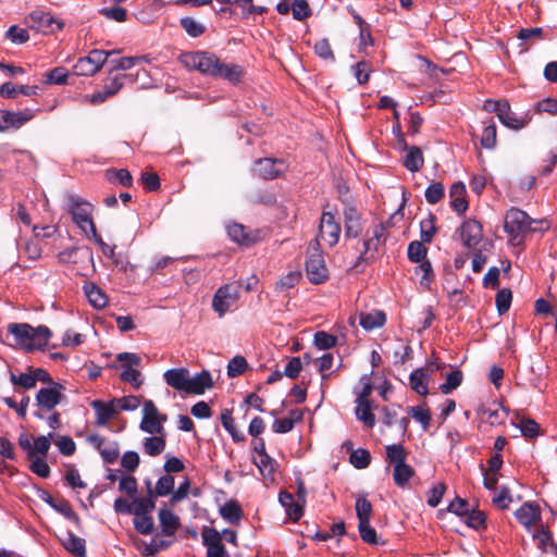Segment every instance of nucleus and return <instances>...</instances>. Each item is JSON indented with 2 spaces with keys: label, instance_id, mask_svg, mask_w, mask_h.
Segmentation results:
<instances>
[{
  "label": "nucleus",
  "instance_id": "e2e57ef3",
  "mask_svg": "<svg viewBox=\"0 0 557 557\" xmlns=\"http://www.w3.org/2000/svg\"><path fill=\"white\" fill-rule=\"evenodd\" d=\"M410 412H411L412 418L422 425L424 431H426L429 429L430 422H431L430 411L422 406H417V407H412L410 409Z\"/></svg>",
  "mask_w": 557,
  "mask_h": 557
},
{
  "label": "nucleus",
  "instance_id": "79ce46f5",
  "mask_svg": "<svg viewBox=\"0 0 557 557\" xmlns=\"http://www.w3.org/2000/svg\"><path fill=\"white\" fill-rule=\"evenodd\" d=\"M255 463L263 476H271L275 471L276 462L268 454L255 457Z\"/></svg>",
  "mask_w": 557,
  "mask_h": 557
},
{
  "label": "nucleus",
  "instance_id": "e433bc0d",
  "mask_svg": "<svg viewBox=\"0 0 557 557\" xmlns=\"http://www.w3.org/2000/svg\"><path fill=\"white\" fill-rule=\"evenodd\" d=\"M503 109L500 110V114H498L499 121L513 129L522 128L525 125V122L521 119H518L513 112L510 110L509 103H503Z\"/></svg>",
  "mask_w": 557,
  "mask_h": 557
},
{
  "label": "nucleus",
  "instance_id": "052dcab7",
  "mask_svg": "<svg viewBox=\"0 0 557 557\" xmlns=\"http://www.w3.org/2000/svg\"><path fill=\"white\" fill-rule=\"evenodd\" d=\"M481 145L485 149H492L496 145V125L495 123H491L485 125L482 137Z\"/></svg>",
  "mask_w": 557,
  "mask_h": 557
},
{
  "label": "nucleus",
  "instance_id": "680f3d73",
  "mask_svg": "<svg viewBox=\"0 0 557 557\" xmlns=\"http://www.w3.org/2000/svg\"><path fill=\"white\" fill-rule=\"evenodd\" d=\"M371 460L370 453L366 449H356L350 454V462L357 469H364L369 466Z\"/></svg>",
  "mask_w": 557,
  "mask_h": 557
},
{
  "label": "nucleus",
  "instance_id": "bb28decb",
  "mask_svg": "<svg viewBox=\"0 0 557 557\" xmlns=\"http://www.w3.org/2000/svg\"><path fill=\"white\" fill-rule=\"evenodd\" d=\"M406 150V154L403 160L404 166L410 172L419 171L424 164V158L422 150L419 147L411 146L403 148Z\"/></svg>",
  "mask_w": 557,
  "mask_h": 557
},
{
  "label": "nucleus",
  "instance_id": "f8f14e48",
  "mask_svg": "<svg viewBox=\"0 0 557 557\" xmlns=\"http://www.w3.org/2000/svg\"><path fill=\"white\" fill-rule=\"evenodd\" d=\"M116 359L124 362L122 366L123 371L121 373V379L131 383L135 388H139L143 380L140 377V372L134 367L139 366L141 361L140 357L133 352H121L117 355Z\"/></svg>",
  "mask_w": 557,
  "mask_h": 557
},
{
  "label": "nucleus",
  "instance_id": "49530a36",
  "mask_svg": "<svg viewBox=\"0 0 557 557\" xmlns=\"http://www.w3.org/2000/svg\"><path fill=\"white\" fill-rule=\"evenodd\" d=\"M117 413L121 410L124 411H134L140 406V399L137 396H124L121 398L113 399Z\"/></svg>",
  "mask_w": 557,
  "mask_h": 557
},
{
  "label": "nucleus",
  "instance_id": "5fc2aeb1",
  "mask_svg": "<svg viewBox=\"0 0 557 557\" xmlns=\"http://www.w3.org/2000/svg\"><path fill=\"white\" fill-rule=\"evenodd\" d=\"M314 345L317 348L325 350L334 347L336 345V337L324 332L319 331L314 334Z\"/></svg>",
  "mask_w": 557,
  "mask_h": 557
},
{
  "label": "nucleus",
  "instance_id": "864d4df0",
  "mask_svg": "<svg viewBox=\"0 0 557 557\" xmlns=\"http://www.w3.org/2000/svg\"><path fill=\"white\" fill-rule=\"evenodd\" d=\"M420 230H421V240L423 243H430L436 232L435 228V219L433 215H430L429 218L424 219L420 223Z\"/></svg>",
  "mask_w": 557,
  "mask_h": 557
},
{
  "label": "nucleus",
  "instance_id": "ea45409f",
  "mask_svg": "<svg viewBox=\"0 0 557 557\" xmlns=\"http://www.w3.org/2000/svg\"><path fill=\"white\" fill-rule=\"evenodd\" d=\"M386 450V460L393 466L401 465L406 462L407 454L405 448L400 444L387 445L385 447Z\"/></svg>",
  "mask_w": 557,
  "mask_h": 557
},
{
  "label": "nucleus",
  "instance_id": "0eeeda50",
  "mask_svg": "<svg viewBox=\"0 0 557 557\" xmlns=\"http://www.w3.org/2000/svg\"><path fill=\"white\" fill-rule=\"evenodd\" d=\"M62 386L55 384L51 387L40 388L36 395L37 410L34 416L38 419H45L46 414L53 411V409L62 401L64 395L61 393Z\"/></svg>",
  "mask_w": 557,
  "mask_h": 557
},
{
  "label": "nucleus",
  "instance_id": "5701e85b",
  "mask_svg": "<svg viewBox=\"0 0 557 557\" xmlns=\"http://www.w3.org/2000/svg\"><path fill=\"white\" fill-rule=\"evenodd\" d=\"M35 117V111L33 109H24L20 111L5 110V132L10 129H18L27 122Z\"/></svg>",
  "mask_w": 557,
  "mask_h": 557
},
{
  "label": "nucleus",
  "instance_id": "69168bd1",
  "mask_svg": "<svg viewBox=\"0 0 557 557\" xmlns=\"http://www.w3.org/2000/svg\"><path fill=\"white\" fill-rule=\"evenodd\" d=\"M445 491H446V485L444 483H437L435 485L432 486V488L429 491L428 493V505L431 506V507H436L444 494H445Z\"/></svg>",
  "mask_w": 557,
  "mask_h": 557
},
{
  "label": "nucleus",
  "instance_id": "6ab92c4d",
  "mask_svg": "<svg viewBox=\"0 0 557 557\" xmlns=\"http://www.w3.org/2000/svg\"><path fill=\"white\" fill-rule=\"evenodd\" d=\"M385 236V228L383 225H375L372 230V236L363 242V251L361 252L360 260H369L373 258V252L377 251L383 243Z\"/></svg>",
  "mask_w": 557,
  "mask_h": 557
},
{
  "label": "nucleus",
  "instance_id": "c85d7f7f",
  "mask_svg": "<svg viewBox=\"0 0 557 557\" xmlns=\"http://www.w3.org/2000/svg\"><path fill=\"white\" fill-rule=\"evenodd\" d=\"M386 315L381 310L371 312H361L359 314V323L366 331H372L384 325Z\"/></svg>",
  "mask_w": 557,
  "mask_h": 557
},
{
  "label": "nucleus",
  "instance_id": "6e6552de",
  "mask_svg": "<svg viewBox=\"0 0 557 557\" xmlns=\"http://www.w3.org/2000/svg\"><path fill=\"white\" fill-rule=\"evenodd\" d=\"M115 51H104L94 49L88 55L79 58L75 63L73 71L78 76H94L97 74L108 60V58Z\"/></svg>",
  "mask_w": 557,
  "mask_h": 557
},
{
  "label": "nucleus",
  "instance_id": "4c0bfd02",
  "mask_svg": "<svg viewBox=\"0 0 557 557\" xmlns=\"http://www.w3.org/2000/svg\"><path fill=\"white\" fill-rule=\"evenodd\" d=\"M221 423L223 428L230 433L233 441L243 442L245 441V435L240 431L237 430L234 419L232 417V412L228 409H225L221 413Z\"/></svg>",
  "mask_w": 557,
  "mask_h": 557
},
{
  "label": "nucleus",
  "instance_id": "774afa93",
  "mask_svg": "<svg viewBox=\"0 0 557 557\" xmlns=\"http://www.w3.org/2000/svg\"><path fill=\"white\" fill-rule=\"evenodd\" d=\"M7 37L13 42V44H17V45H21V44H24L26 42L28 39H29V35H28V32L27 29L25 28H20L17 26H11L8 30H7Z\"/></svg>",
  "mask_w": 557,
  "mask_h": 557
},
{
  "label": "nucleus",
  "instance_id": "393cba45",
  "mask_svg": "<svg viewBox=\"0 0 557 557\" xmlns=\"http://www.w3.org/2000/svg\"><path fill=\"white\" fill-rule=\"evenodd\" d=\"M152 436L145 437L143 450L146 455L154 457L162 454L166 445V433H150Z\"/></svg>",
  "mask_w": 557,
  "mask_h": 557
},
{
  "label": "nucleus",
  "instance_id": "9d476101",
  "mask_svg": "<svg viewBox=\"0 0 557 557\" xmlns=\"http://www.w3.org/2000/svg\"><path fill=\"white\" fill-rule=\"evenodd\" d=\"M219 60L215 54L206 51L189 52L182 57L183 63L188 69L199 71L212 77L215 75Z\"/></svg>",
  "mask_w": 557,
  "mask_h": 557
},
{
  "label": "nucleus",
  "instance_id": "b1692460",
  "mask_svg": "<svg viewBox=\"0 0 557 557\" xmlns=\"http://www.w3.org/2000/svg\"><path fill=\"white\" fill-rule=\"evenodd\" d=\"M466 186L461 182L454 183L449 189V198L451 208L459 214L465 213L468 209L466 199Z\"/></svg>",
  "mask_w": 557,
  "mask_h": 557
},
{
  "label": "nucleus",
  "instance_id": "a878e982",
  "mask_svg": "<svg viewBox=\"0 0 557 557\" xmlns=\"http://www.w3.org/2000/svg\"><path fill=\"white\" fill-rule=\"evenodd\" d=\"M431 374L424 368L414 370L409 376L410 387L419 395H426L429 393V382Z\"/></svg>",
  "mask_w": 557,
  "mask_h": 557
},
{
  "label": "nucleus",
  "instance_id": "c756f323",
  "mask_svg": "<svg viewBox=\"0 0 557 557\" xmlns=\"http://www.w3.org/2000/svg\"><path fill=\"white\" fill-rule=\"evenodd\" d=\"M159 521L165 535H173L180 527L178 517L169 509H160Z\"/></svg>",
  "mask_w": 557,
  "mask_h": 557
},
{
  "label": "nucleus",
  "instance_id": "f3484780",
  "mask_svg": "<svg viewBox=\"0 0 557 557\" xmlns=\"http://www.w3.org/2000/svg\"><path fill=\"white\" fill-rule=\"evenodd\" d=\"M29 20L33 23V26L42 32H53L54 29L60 30L63 27L62 22L57 21L50 13L41 10L32 12Z\"/></svg>",
  "mask_w": 557,
  "mask_h": 557
},
{
  "label": "nucleus",
  "instance_id": "3c124183",
  "mask_svg": "<svg viewBox=\"0 0 557 557\" xmlns=\"http://www.w3.org/2000/svg\"><path fill=\"white\" fill-rule=\"evenodd\" d=\"M314 53L326 61H335V55L330 45V41L326 38L320 39L314 44L313 47Z\"/></svg>",
  "mask_w": 557,
  "mask_h": 557
},
{
  "label": "nucleus",
  "instance_id": "20e7f679",
  "mask_svg": "<svg viewBox=\"0 0 557 557\" xmlns=\"http://www.w3.org/2000/svg\"><path fill=\"white\" fill-rule=\"evenodd\" d=\"M67 211L72 215L73 222L83 233L94 232V221L91 218L94 207L90 202L69 195L66 198Z\"/></svg>",
  "mask_w": 557,
  "mask_h": 557
},
{
  "label": "nucleus",
  "instance_id": "7c9ffc66",
  "mask_svg": "<svg viewBox=\"0 0 557 557\" xmlns=\"http://www.w3.org/2000/svg\"><path fill=\"white\" fill-rule=\"evenodd\" d=\"M219 512L221 517L231 524H238L243 517L240 506L234 500L226 502L222 505Z\"/></svg>",
  "mask_w": 557,
  "mask_h": 557
},
{
  "label": "nucleus",
  "instance_id": "0e129e2a",
  "mask_svg": "<svg viewBox=\"0 0 557 557\" xmlns=\"http://www.w3.org/2000/svg\"><path fill=\"white\" fill-rule=\"evenodd\" d=\"M301 277L300 272L298 271H292L287 273L285 276H283L277 283H276V289L278 290H287L296 286Z\"/></svg>",
  "mask_w": 557,
  "mask_h": 557
},
{
  "label": "nucleus",
  "instance_id": "2eb2a0df",
  "mask_svg": "<svg viewBox=\"0 0 557 557\" xmlns=\"http://www.w3.org/2000/svg\"><path fill=\"white\" fill-rule=\"evenodd\" d=\"M253 172L264 180H273L283 172V162L271 158L259 159L255 162Z\"/></svg>",
  "mask_w": 557,
  "mask_h": 557
},
{
  "label": "nucleus",
  "instance_id": "8fccbe9b",
  "mask_svg": "<svg viewBox=\"0 0 557 557\" xmlns=\"http://www.w3.org/2000/svg\"><path fill=\"white\" fill-rule=\"evenodd\" d=\"M444 196V185L440 182H433L428 186L424 193L425 200L431 203H437Z\"/></svg>",
  "mask_w": 557,
  "mask_h": 557
},
{
  "label": "nucleus",
  "instance_id": "c9c22d12",
  "mask_svg": "<svg viewBox=\"0 0 557 557\" xmlns=\"http://www.w3.org/2000/svg\"><path fill=\"white\" fill-rule=\"evenodd\" d=\"M63 546L66 550L77 557H85V540L74 535L73 533H66L62 540Z\"/></svg>",
  "mask_w": 557,
  "mask_h": 557
},
{
  "label": "nucleus",
  "instance_id": "6e6d98bb",
  "mask_svg": "<svg viewBox=\"0 0 557 557\" xmlns=\"http://www.w3.org/2000/svg\"><path fill=\"white\" fill-rule=\"evenodd\" d=\"M228 236L236 243L248 244L250 242L249 236L242 224H231L227 226Z\"/></svg>",
  "mask_w": 557,
  "mask_h": 557
},
{
  "label": "nucleus",
  "instance_id": "1a4fd4ad",
  "mask_svg": "<svg viewBox=\"0 0 557 557\" xmlns=\"http://www.w3.org/2000/svg\"><path fill=\"white\" fill-rule=\"evenodd\" d=\"M143 417L139 429L145 433H164V423L168 417L161 413L152 400H145L143 404Z\"/></svg>",
  "mask_w": 557,
  "mask_h": 557
},
{
  "label": "nucleus",
  "instance_id": "aec40b11",
  "mask_svg": "<svg viewBox=\"0 0 557 557\" xmlns=\"http://www.w3.org/2000/svg\"><path fill=\"white\" fill-rule=\"evenodd\" d=\"M532 539L536 542L537 548L543 553L557 554V543L553 539V533L548 527L540 525L532 533Z\"/></svg>",
  "mask_w": 557,
  "mask_h": 557
},
{
  "label": "nucleus",
  "instance_id": "de8ad7c7",
  "mask_svg": "<svg viewBox=\"0 0 557 557\" xmlns=\"http://www.w3.org/2000/svg\"><path fill=\"white\" fill-rule=\"evenodd\" d=\"M462 382V373L459 370H454L447 374L446 382L441 384L440 389L443 394H449L456 389Z\"/></svg>",
  "mask_w": 557,
  "mask_h": 557
},
{
  "label": "nucleus",
  "instance_id": "4d7b16f0",
  "mask_svg": "<svg viewBox=\"0 0 557 557\" xmlns=\"http://www.w3.org/2000/svg\"><path fill=\"white\" fill-rule=\"evenodd\" d=\"M247 368V361L242 356L232 358L227 364V375L230 377H236L245 372Z\"/></svg>",
  "mask_w": 557,
  "mask_h": 557
},
{
  "label": "nucleus",
  "instance_id": "a18cd8bd",
  "mask_svg": "<svg viewBox=\"0 0 557 557\" xmlns=\"http://www.w3.org/2000/svg\"><path fill=\"white\" fill-rule=\"evenodd\" d=\"M153 519L150 513L135 516L134 518V527L140 534H150L153 531Z\"/></svg>",
  "mask_w": 557,
  "mask_h": 557
},
{
  "label": "nucleus",
  "instance_id": "ddd939ff",
  "mask_svg": "<svg viewBox=\"0 0 557 557\" xmlns=\"http://www.w3.org/2000/svg\"><path fill=\"white\" fill-rule=\"evenodd\" d=\"M202 544L207 548L206 557H230L222 543V534L216 529L203 527L201 530Z\"/></svg>",
  "mask_w": 557,
  "mask_h": 557
},
{
  "label": "nucleus",
  "instance_id": "dca6fc26",
  "mask_svg": "<svg viewBox=\"0 0 557 557\" xmlns=\"http://www.w3.org/2000/svg\"><path fill=\"white\" fill-rule=\"evenodd\" d=\"M345 236L356 238L363 230L361 215L354 207H346L344 212Z\"/></svg>",
  "mask_w": 557,
  "mask_h": 557
},
{
  "label": "nucleus",
  "instance_id": "13d9d810",
  "mask_svg": "<svg viewBox=\"0 0 557 557\" xmlns=\"http://www.w3.org/2000/svg\"><path fill=\"white\" fill-rule=\"evenodd\" d=\"M293 17L302 21L311 15V9L306 0H295L292 3Z\"/></svg>",
  "mask_w": 557,
  "mask_h": 557
},
{
  "label": "nucleus",
  "instance_id": "2f4dec72",
  "mask_svg": "<svg viewBox=\"0 0 557 557\" xmlns=\"http://www.w3.org/2000/svg\"><path fill=\"white\" fill-rule=\"evenodd\" d=\"M153 493L149 488L148 497H138L137 495L134 498H131L133 506V515L140 516L145 513H151L156 507L153 502Z\"/></svg>",
  "mask_w": 557,
  "mask_h": 557
},
{
  "label": "nucleus",
  "instance_id": "603ef678",
  "mask_svg": "<svg viewBox=\"0 0 557 557\" xmlns=\"http://www.w3.org/2000/svg\"><path fill=\"white\" fill-rule=\"evenodd\" d=\"M516 425L525 437L532 438L539 435L540 425L532 419L522 418Z\"/></svg>",
  "mask_w": 557,
  "mask_h": 557
},
{
  "label": "nucleus",
  "instance_id": "f03ea898",
  "mask_svg": "<svg viewBox=\"0 0 557 557\" xmlns=\"http://www.w3.org/2000/svg\"><path fill=\"white\" fill-rule=\"evenodd\" d=\"M505 232L512 245H520L528 232H536L548 228L544 220H532L524 211L518 208H510L505 215Z\"/></svg>",
  "mask_w": 557,
  "mask_h": 557
},
{
  "label": "nucleus",
  "instance_id": "09e8293b",
  "mask_svg": "<svg viewBox=\"0 0 557 557\" xmlns=\"http://www.w3.org/2000/svg\"><path fill=\"white\" fill-rule=\"evenodd\" d=\"M174 488V478L170 474L161 476L156 485L153 493L154 496H165L170 493H173Z\"/></svg>",
  "mask_w": 557,
  "mask_h": 557
},
{
  "label": "nucleus",
  "instance_id": "a211bd4d",
  "mask_svg": "<svg viewBox=\"0 0 557 557\" xmlns=\"http://www.w3.org/2000/svg\"><path fill=\"white\" fill-rule=\"evenodd\" d=\"M460 236L465 246L475 247L482 239V226L475 220H467L463 222Z\"/></svg>",
  "mask_w": 557,
  "mask_h": 557
},
{
  "label": "nucleus",
  "instance_id": "7ed1b4c3",
  "mask_svg": "<svg viewBox=\"0 0 557 557\" xmlns=\"http://www.w3.org/2000/svg\"><path fill=\"white\" fill-rule=\"evenodd\" d=\"M8 333L14 338L15 345L26 351L42 349L51 337V331L45 326H32L28 323H10Z\"/></svg>",
  "mask_w": 557,
  "mask_h": 557
},
{
  "label": "nucleus",
  "instance_id": "473e14b6",
  "mask_svg": "<svg viewBox=\"0 0 557 557\" xmlns=\"http://www.w3.org/2000/svg\"><path fill=\"white\" fill-rule=\"evenodd\" d=\"M414 475V470L408 463L394 466L393 479L395 484L400 488L408 486L409 480Z\"/></svg>",
  "mask_w": 557,
  "mask_h": 557
},
{
  "label": "nucleus",
  "instance_id": "58836bf2",
  "mask_svg": "<svg viewBox=\"0 0 557 557\" xmlns=\"http://www.w3.org/2000/svg\"><path fill=\"white\" fill-rule=\"evenodd\" d=\"M54 438V432L48 435H40L33 441L32 458L36 455L46 456L50 449L51 441Z\"/></svg>",
  "mask_w": 557,
  "mask_h": 557
},
{
  "label": "nucleus",
  "instance_id": "bf43d9fd",
  "mask_svg": "<svg viewBox=\"0 0 557 557\" xmlns=\"http://www.w3.org/2000/svg\"><path fill=\"white\" fill-rule=\"evenodd\" d=\"M426 251L422 242H412L408 246V258L412 262H421L424 260Z\"/></svg>",
  "mask_w": 557,
  "mask_h": 557
},
{
  "label": "nucleus",
  "instance_id": "4468645a",
  "mask_svg": "<svg viewBox=\"0 0 557 557\" xmlns=\"http://www.w3.org/2000/svg\"><path fill=\"white\" fill-rule=\"evenodd\" d=\"M515 517L528 532H532L533 528L542 525L541 509L537 504L532 502H525L516 510Z\"/></svg>",
  "mask_w": 557,
  "mask_h": 557
},
{
  "label": "nucleus",
  "instance_id": "412c9836",
  "mask_svg": "<svg viewBox=\"0 0 557 557\" xmlns=\"http://www.w3.org/2000/svg\"><path fill=\"white\" fill-rule=\"evenodd\" d=\"M244 76V69L235 63H225L219 60L214 78H222L232 84H237Z\"/></svg>",
  "mask_w": 557,
  "mask_h": 557
},
{
  "label": "nucleus",
  "instance_id": "37998d69",
  "mask_svg": "<svg viewBox=\"0 0 557 557\" xmlns=\"http://www.w3.org/2000/svg\"><path fill=\"white\" fill-rule=\"evenodd\" d=\"M138 484L133 475H122L119 481V491L129 499L137 495Z\"/></svg>",
  "mask_w": 557,
  "mask_h": 557
},
{
  "label": "nucleus",
  "instance_id": "72a5a7b5",
  "mask_svg": "<svg viewBox=\"0 0 557 557\" xmlns=\"http://www.w3.org/2000/svg\"><path fill=\"white\" fill-rule=\"evenodd\" d=\"M85 295L92 307L101 309L107 305V297L103 292L94 283L84 286Z\"/></svg>",
  "mask_w": 557,
  "mask_h": 557
},
{
  "label": "nucleus",
  "instance_id": "39448f33",
  "mask_svg": "<svg viewBox=\"0 0 557 557\" xmlns=\"http://www.w3.org/2000/svg\"><path fill=\"white\" fill-rule=\"evenodd\" d=\"M240 281L222 285L214 293L212 298V308L220 318L236 305L240 296Z\"/></svg>",
  "mask_w": 557,
  "mask_h": 557
},
{
  "label": "nucleus",
  "instance_id": "9b49d317",
  "mask_svg": "<svg viewBox=\"0 0 557 557\" xmlns=\"http://www.w3.org/2000/svg\"><path fill=\"white\" fill-rule=\"evenodd\" d=\"M341 234V224L335 215L330 211H324L320 219L319 234L314 240L324 242L325 245L333 247L338 243Z\"/></svg>",
  "mask_w": 557,
  "mask_h": 557
},
{
  "label": "nucleus",
  "instance_id": "c03bdc74",
  "mask_svg": "<svg viewBox=\"0 0 557 557\" xmlns=\"http://www.w3.org/2000/svg\"><path fill=\"white\" fill-rule=\"evenodd\" d=\"M356 513L359 523L370 522L372 515V505L366 497H359L356 500Z\"/></svg>",
  "mask_w": 557,
  "mask_h": 557
},
{
  "label": "nucleus",
  "instance_id": "f257e3e1",
  "mask_svg": "<svg viewBox=\"0 0 557 557\" xmlns=\"http://www.w3.org/2000/svg\"><path fill=\"white\" fill-rule=\"evenodd\" d=\"M163 379L172 388L193 395H202L213 386L212 376L207 370L190 376L187 368H173L163 373Z\"/></svg>",
  "mask_w": 557,
  "mask_h": 557
},
{
  "label": "nucleus",
  "instance_id": "338daca9",
  "mask_svg": "<svg viewBox=\"0 0 557 557\" xmlns=\"http://www.w3.org/2000/svg\"><path fill=\"white\" fill-rule=\"evenodd\" d=\"M512 299V294L509 289H502L496 295V307L499 314H503L508 311Z\"/></svg>",
  "mask_w": 557,
  "mask_h": 557
},
{
  "label": "nucleus",
  "instance_id": "f704fd0d",
  "mask_svg": "<svg viewBox=\"0 0 557 557\" xmlns=\"http://www.w3.org/2000/svg\"><path fill=\"white\" fill-rule=\"evenodd\" d=\"M357 406L355 409L356 417L361 421L364 426L373 428L375 424V417L372 413V406L370 401H356Z\"/></svg>",
  "mask_w": 557,
  "mask_h": 557
},
{
  "label": "nucleus",
  "instance_id": "423d86ee",
  "mask_svg": "<svg viewBox=\"0 0 557 557\" xmlns=\"http://www.w3.org/2000/svg\"><path fill=\"white\" fill-rule=\"evenodd\" d=\"M306 273L309 281L313 284H321L327 278V268L318 240L309 244Z\"/></svg>",
  "mask_w": 557,
  "mask_h": 557
},
{
  "label": "nucleus",
  "instance_id": "cd10ccee",
  "mask_svg": "<svg viewBox=\"0 0 557 557\" xmlns=\"http://www.w3.org/2000/svg\"><path fill=\"white\" fill-rule=\"evenodd\" d=\"M278 502L285 508L287 516L292 520L298 521L302 517V505L299 502H294L293 494L288 492H281L278 496Z\"/></svg>",
  "mask_w": 557,
  "mask_h": 557
},
{
  "label": "nucleus",
  "instance_id": "4be33fe9",
  "mask_svg": "<svg viewBox=\"0 0 557 557\" xmlns=\"http://www.w3.org/2000/svg\"><path fill=\"white\" fill-rule=\"evenodd\" d=\"M91 407L96 412V423L101 426L107 425L117 414L113 399L108 403L98 399L94 400Z\"/></svg>",
  "mask_w": 557,
  "mask_h": 557
},
{
  "label": "nucleus",
  "instance_id": "a19ab883",
  "mask_svg": "<svg viewBox=\"0 0 557 557\" xmlns=\"http://www.w3.org/2000/svg\"><path fill=\"white\" fill-rule=\"evenodd\" d=\"M182 28L194 38L201 36L206 32V26L193 17H183L180 21Z\"/></svg>",
  "mask_w": 557,
  "mask_h": 557
}]
</instances>
